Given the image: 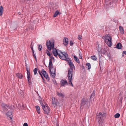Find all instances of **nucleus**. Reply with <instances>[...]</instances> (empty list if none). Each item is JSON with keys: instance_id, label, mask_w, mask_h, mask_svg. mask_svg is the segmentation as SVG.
I'll use <instances>...</instances> for the list:
<instances>
[{"instance_id": "f8f14e48", "label": "nucleus", "mask_w": 126, "mask_h": 126, "mask_svg": "<svg viewBox=\"0 0 126 126\" xmlns=\"http://www.w3.org/2000/svg\"><path fill=\"white\" fill-rule=\"evenodd\" d=\"M11 107L10 105H6V106L5 107V108L4 110V111L6 112L7 111H10L11 110Z\"/></svg>"}, {"instance_id": "dca6fc26", "label": "nucleus", "mask_w": 126, "mask_h": 126, "mask_svg": "<svg viewBox=\"0 0 126 126\" xmlns=\"http://www.w3.org/2000/svg\"><path fill=\"white\" fill-rule=\"evenodd\" d=\"M116 48L118 49L121 48L122 47V44L120 43H118L116 46Z\"/></svg>"}, {"instance_id": "ea45409f", "label": "nucleus", "mask_w": 126, "mask_h": 126, "mask_svg": "<svg viewBox=\"0 0 126 126\" xmlns=\"http://www.w3.org/2000/svg\"><path fill=\"white\" fill-rule=\"evenodd\" d=\"M33 57H34V58H35V60L36 61H37L36 58V57L35 55V54H33Z\"/></svg>"}, {"instance_id": "09e8293b", "label": "nucleus", "mask_w": 126, "mask_h": 126, "mask_svg": "<svg viewBox=\"0 0 126 126\" xmlns=\"http://www.w3.org/2000/svg\"><path fill=\"white\" fill-rule=\"evenodd\" d=\"M41 77H42V78L43 79V80H44V77H43V76H42V74H41V75H40Z\"/></svg>"}, {"instance_id": "39448f33", "label": "nucleus", "mask_w": 126, "mask_h": 126, "mask_svg": "<svg viewBox=\"0 0 126 126\" xmlns=\"http://www.w3.org/2000/svg\"><path fill=\"white\" fill-rule=\"evenodd\" d=\"M57 53H56V56H54L56 57H57V55H58L60 58L61 59L65 60L66 61H67L69 60L70 58H69L68 57L65 56V55H62V54H59V53H58L57 52Z\"/></svg>"}, {"instance_id": "20e7f679", "label": "nucleus", "mask_w": 126, "mask_h": 126, "mask_svg": "<svg viewBox=\"0 0 126 126\" xmlns=\"http://www.w3.org/2000/svg\"><path fill=\"white\" fill-rule=\"evenodd\" d=\"M103 39L104 40L105 42L107 45L109 47L112 45L111 37L109 34H107L105 35V36L103 37Z\"/></svg>"}, {"instance_id": "7ed1b4c3", "label": "nucleus", "mask_w": 126, "mask_h": 126, "mask_svg": "<svg viewBox=\"0 0 126 126\" xmlns=\"http://www.w3.org/2000/svg\"><path fill=\"white\" fill-rule=\"evenodd\" d=\"M106 114L105 113L101 112H99L98 113H96V119L99 124H100L102 123Z\"/></svg>"}, {"instance_id": "6e6552de", "label": "nucleus", "mask_w": 126, "mask_h": 126, "mask_svg": "<svg viewBox=\"0 0 126 126\" xmlns=\"http://www.w3.org/2000/svg\"><path fill=\"white\" fill-rule=\"evenodd\" d=\"M52 104L53 105L54 104L56 106L57 104L58 103V100L57 99H56L54 97H52Z\"/></svg>"}, {"instance_id": "1a4fd4ad", "label": "nucleus", "mask_w": 126, "mask_h": 126, "mask_svg": "<svg viewBox=\"0 0 126 126\" xmlns=\"http://www.w3.org/2000/svg\"><path fill=\"white\" fill-rule=\"evenodd\" d=\"M48 68L49 70H51V69L53 68V65L52 62L51 60V58L49 59V62L48 65Z\"/></svg>"}, {"instance_id": "72a5a7b5", "label": "nucleus", "mask_w": 126, "mask_h": 126, "mask_svg": "<svg viewBox=\"0 0 126 126\" xmlns=\"http://www.w3.org/2000/svg\"><path fill=\"white\" fill-rule=\"evenodd\" d=\"M46 52L47 55L48 56H51V54L50 53L49 51L47 50H46Z\"/></svg>"}, {"instance_id": "4be33fe9", "label": "nucleus", "mask_w": 126, "mask_h": 126, "mask_svg": "<svg viewBox=\"0 0 126 126\" xmlns=\"http://www.w3.org/2000/svg\"><path fill=\"white\" fill-rule=\"evenodd\" d=\"M3 7L2 6H0V16L2 15L3 13Z\"/></svg>"}, {"instance_id": "6ab92c4d", "label": "nucleus", "mask_w": 126, "mask_h": 126, "mask_svg": "<svg viewBox=\"0 0 126 126\" xmlns=\"http://www.w3.org/2000/svg\"><path fill=\"white\" fill-rule=\"evenodd\" d=\"M16 76L17 77L21 79L23 77L22 75L20 73H18L16 74Z\"/></svg>"}, {"instance_id": "e433bc0d", "label": "nucleus", "mask_w": 126, "mask_h": 126, "mask_svg": "<svg viewBox=\"0 0 126 126\" xmlns=\"http://www.w3.org/2000/svg\"><path fill=\"white\" fill-rule=\"evenodd\" d=\"M73 43L72 41H70V45L71 46H72L73 45Z\"/></svg>"}, {"instance_id": "8fccbe9b", "label": "nucleus", "mask_w": 126, "mask_h": 126, "mask_svg": "<svg viewBox=\"0 0 126 126\" xmlns=\"http://www.w3.org/2000/svg\"><path fill=\"white\" fill-rule=\"evenodd\" d=\"M38 72L40 75L41 74V72L40 71H38Z\"/></svg>"}, {"instance_id": "a211bd4d", "label": "nucleus", "mask_w": 126, "mask_h": 126, "mask_svg": "<svg viewBox=\"0 0 126 126\" xmlns=\"http://www.w3.org/2000/svg\"><path fill=\"white\" fill-rule=\"evenodd\" d=\"M35 108L37 112L39 114L40 113V108L39 106H36Z\"/></svg>"}, {"instance_id": "cd10ccee", "label": "nucleus", "mask_w": 126, "mask_h": 126, "mask_svg": "<svg viewBox=\"0 0 126 126\" xmlns=\"http://www.w3.org/2000/svg\"><path fill=\"white\" fill-rule=\"evenodd\" d=\"M61 54L65 56H68V54L67 53L65 52H61Z\"/></svg>"}, {"instance_id": "c85d7f7f", "label": "nucleus", "mask_w": 126, "mask_h": 126, "mask_svg": "<svg viewBox=\"0 0 126 126\" xmlns=\"http://www.w3.org/2000/svg\"><path fill=\"white\" fill-rule=\"evenodd\" d=\"M39 101L40 102V104H41V105L42 107V108H43V107H45L46 106V105H44L43 103H42V102L40 100H39Z\"/></svg>"}, {"instance_id": "4d7b16f0", "label": "nucleus", "mask_w": 126, "mask_h": 126, "mask_svg": "<svg viewBox=\"0 0 126 126\" xmlns=\"http://www.w3.org/2000/svg\"><path fill=\"white\" fill-rule=\"evenodd\" d=\"M26 64V66H27V64H26V63H25Z\"/></svg>"}, {"instance_id": "0eeeda50", "label": "nucleus", "mask_w": 126, "mask_h": 126, "mask_svg": "<svg viewBox=\"0 0 126 126\" xmlns=\"http://www.w3.org/2000/svg\"><path fill=\"white\" fill-rule=\"evenodd\" d=\"M43 109L45 112V114H47L50 111L49 108L47 106H47H45V107H43Z\"/></svg>"}, {"instance_id": "79ce46f5", "label": "nucleus", "mask_w": 126, "mask_h": 126, "mask_svg": "<svg viewBox=\"0 0 126 126\" xmlns=\"http://www.w3.org/2000/svg\"><path fill=\"white\" fill-rule=\"evenodd\" d=\"M23 126H28V125L27 123H25L23 124Z\"/></svg>"}, {"instance_id": "393cba45", "label": "nucleus", "mask_w": 126, "mask_h": 126, "mask_svg": "<svg viewBox=\"0 0 126 126\" xmlns=\"http://www.w3.org/2000/svg\"><path fill=\"white\" fill-rule=\"evenodd\" d=\"M107 52V49L105 48H104L103 51L102 52V53L104 55H106Z\"/></svg>"}, {"instance_id": "b1692460", "label": "nucleus", "mask_w": 126, "mask_h": 126, "mask_svg": "<svg viewBox=\"0 0 126 126\" xmlns=\"http://www.w3.org/2000/svg\"><path fill=\"white\" fill-rule=\"evenodd\" d=\"M91 59L93 60L96 61L97 59V58L95 55H93L91 57Z\"/></svg>"}, {"instance_id": "a19ab883", "label": "nucleus", "mask_w": 126, "mask_h": 126, "mask_svg": "<svg viewBox=\"0 0 126 126\" xmlns=\"http://www.w3.org/2000/svg\"><path fill=\"white\" fill-rule=\"evenodd\" d=\"M51 59H52L53 60H54V58L53 57V56H50L49 59H51Z\"/></svg>"}, {"instance_id": "a878e982", "label": "nucleus", "mask_w": 126, "mask_h": 126, "mask_svg": "<svg viewBox=\"0 0 126 126\" xmlns=\"http://www.w3.org/2000/svg\"><path fill=\"white\" fill-rule=\"evenodd\" d=\"M37 70H38V69H37V68H35L33 70V71L34 72V75H36V74L37 73Z\"/></svg>"}, {"instance_id": "f3484780", "label": "nucleus", "mask_w": 126, "mask_h": 126, "mask_svg": "<svg viewBox=\"0 0 126 126\" xmlns=\"http://www.w3.org/2000/svg\"><path fill=\"white\" fill-rule=\"evenodd\" d=\"M119 30L121 33L123 34L124 33V31L123 28L121 26H120L119 27Z\"/></svg>"}, {"instance_id": "c756f323", "label": "nucleus", "mask_w": 126, "mask_h": 126, "mask_svg": "<svg viewBox=\"0 0 126 126\" xmlns=\"http://www.w3.org/2000/svg\"><path fill=\"white\" fill-rule=\"evenodd\" d=\"M30 73H27V78L28 79V81H29V80H30Z\"/></svg>"}, {"instance_id": "aec40b11", "label": "nucleus", "mask_w": 126, "mask_h": 126, "mask_svg": "<svg viewBox=\"0 0 126 126\" xmlns=\"http://www.w3.org/2000/svg\"><path fill=\"white\" fill-rule=\"evenodd\" d=\"M74 59L75 61L78 63H79V59L76 57L75 56H74Z\"/></svg>"}, {"instance_id": "864d4df0", "label": "nucleus", "mask_w": 126, "mask_h": 126, "mask_svg": "<svg viewBox=\"0 0 126 126\" xmlns=\"http://www.w3.org/2000/svg\"><path fill=\"white\" fill-rule=\"evenodd\" d=\"M43 81L45 83V80H44H44H43Z\"/></svg>"}, {"instance_id": "37998d69", "label": "nucleus", "mask_w": 126, "mask_h": 126, "mask_svg": "<svg viewBox=\"0 0 126 126\" xmlns=\"http://www.w3.org/2000/svg\"><path fill=\"white\" fill-rule=\"evenodd\" d=\"M26 70H27V73H30V72H29V69H28V68H27V67L26 68Z\"/></svg>"}, {"instance_id": "4468645a", "label": "nucleus", "mask_w": 126, "mask_h": 126, "mask_svg": "<svg viewBox=\"0 0 126 126\" xmlns=\"http://www.w3.org/2000/svg\"><path fill=\"white\" fill-rule=\"evenodd\" d=\"M68 39L66 37H64L63 39V44L65 46H66L68 43Z\"/></svg>"}, {"instance_id": "473e14b6", "label": "nucleus", "mask_w": 126, "mask_h": 126, "mask_svg": "<svg viewBox=\"0 0 126 126\" xmlns=\"http://www.w3.org/2000/svg\"><path fill=\"white\" fill-rule=\"evenodd\" d=\"M42 48V46L41 45H38V49L40 51L41 49Z\"/></svg>"}, {"instance_id": "9b49d317", "label": "nucleus", "mask_w": 126, "mask_h": 126, "mask_svg": "<svg viewBox=\"0 0 126 126\" xmlns=\"http://www.w3.org/2000/svg\"><path fill=\"white\" fill-rule=\"evenodd\" d=\"M49 72L51 75V76L53 78H54L55 76V69H54L53 73H52L51 70V71L49 70Z\"/></svg>"}, {"instance_id": "ddd939ff", "label": "nucleus", "mask_w": 126, "mask_h": 126, "mask_svg": "<svg viewBox=\"0 0 126 126\" xmlns=\"http://www.w3.org/2000/svg\"><path fill=\"white\" fill-rule=\"evenodd\" d=\"M87 101V100H86L85 98H83L81 100V106H84L86 104V102Z\"/></svg>"}, {"instance_id": "49530a36", "label": "nucleus", "mask_w": 126, "mask_h": 126, "mask_svg": "<svg viewBox=\"0 0 126 126\" xmlns=\"http://www.w3.org/2000/svg\"><path fill=\"white\" fill-rule=\"evenodd\" d=\"M32 55H33V54H34V50H32Z\"/></svg>"}, {"instance_id": "de8ad7c7", "label": "nucleus", "mask_w": 126, "mask_h": 126, "mask_svg": "<svg viewBox=\"0 0 126 126\" xmlns=\"http://www.w3.org/2000/svg\"><path fill=\"white\" fill-rule=\"evenodd\" d=\"M41 77H42V78L43 79V80H44V77H43V76H42V74H41V75H40Z\"/></svg>"}, {"instance_id": "2f4dec72", "label": "nucleus", "mask_w": 126, "mask_h": 126, "mask_svg": "<svg viewBox=\"0 0 126 126\" xmlns=\"http://www.w3.org/2000/svg\"><path fill=\"white\" fill-rule=\"evenodd\" d=\"M120 116V114L119 113H117L114 115V117L115 118H119Z\"/></svg>"}, {"instance_id": "4c0bfd02", "label": "nucleus", "mask_w": 126, "mask_h": 126, "mask_svg": "<svg viewBox=\"0 0 126 126\" xmlns=\"http://www.w3.org/2000/svg\"><path fill=\"white\" fill-rule=\"evenodd\" d=\"M30 48H31V49L32 50H33V46L32 45V43L31 45H30Z\"/></svg>"}, {"instance_id": "5701e85b", "label": "nucleus", "mask_w": 126, "mask_h": 126, "mask_svg": "<svg viewBox=\"0 0 126 126\" xmlns=\"http://www.w3.org/2000/svg\"><path fill=\"white\" fill-rule=\"evenodd\" d=\"M59 12L58 11H57L55 12V13L54 14L53 16L55 17L56 16L58 15L59 14Z\"/></svg>"}, {"instance_id": "f03ea898", "label": "nucleus", "mask_w": 126, "mask_h": 126, "mask_svg": "<svg viewBox=\"0 0 126 126\" xmlns=\"http://www.w3.org/2000/svg\"><path fill=\"white\" fill-rule=\"evenodd\" d=\"M46 45L47 49L49 50H51L52 49V52L54 56H56V53H57L56 48H54V43L51 40H47V41Z\"/></svg>"}, {"instance_id": "58836bf2", "label": "nucleus", "mask_w": 126, "mask_h": 126, "mask_svg": "<svg viewBox=\"0 0 126 126\" xmlns=\"http://www.w3.org/2000/svg\"><path fill=\"white\" fill-rule=\"evenodd\" d=\"M56 50L57 51V52L58 53H59V54H60V53H61V52H62L61 51L58 49L57 50L56 48Z\"/></svg>"}, {"instance_id": "7c9ffc66", "label": "nucleus", "mask_w": 126, "mask_h": 126, "mask_svg": "<svg viewBox=\"0 0 126 126\" xmlns=\"http://www.w3.org/2000/svg\"><path fill=\"white\" fill-rule=\"evenodd\" d=\"M1 106L2 107V108L3 109V110H4L6 106V105L4 104V103H2L1 104Z\"/></svg>"}, {"instance_id": "5fc2aeb1", "label": "nucleus", "mask_w": 126, "mask_h": 126, "mask_svg": "<svg viewBox=\"0 0 126 126\" xmlns=\"http://www.w3.org/2000/svg\"><path fill=\"white\" fill-rule=\"evenodd\" d=\"M80 59L82 58V57L81 56H80V57L79 58Z\"/></svg>"}, {"instance_id": "6e6d98bb", "label": "nucleus", "mask_w": 126, "mask_h": 126, "mask_svg": "<svg viewBox=\"0 0 126 126\" xmlns=\"http://www.w3.org/2000/svg\"><path fill=\"white\" fill-rule=\"evenodd\" d=\"M10 118L11 119H12V117H10Z\"/></svg>"}, {"instance_id": "9d476101", "label": "nucleus", "mask_w": 126, "mask_h": 126, "mask_svg": "<svg viewBox=\"0 0 126 126\" xmlns=\"http://www.w3.org/2000/svg\"><path fill=\"white\" fill-rule=\"evenodd\" d=\"M61 84L62 86H64L65 85H68V83L66 80L62 79L61 80Z\"/></svg>"}, {"instance_id": "f257e3e1", "label": "nucleus", "mask_w": 126, "mask_h": 126, "mask_svg": "<svg viewBox=\"0 0 126 126\" xmlns=\"http://www.w3.org/2000/svg\"><path fill=\"white\" fill-rule=\"evenodd\" d=\"M68 62V64L70 66V68L69 69L68 72L67 77L68 79L69 80L68 83L69 84H71L72 87L73 86V85L72 83V76L73 73V68L75 67L74 66L72 62V61L70 60V59Z\"/></svg>"}, {"instance_id": "bb28decb", "label": "nucleus", "mask_w": 126, "mask_h": 126, "mask_svg": "<svg viewBox=\"0 0 126 126\" xmlns=\"http://www.w3.org/2000/svg\"><path fill=\"white\" fill-rule=\"evenodd\" d=\"M86 65L88 66V69L89 70L91 68V64L89 63H87L86 64Z\"/></svg>"}, {"instance_id": "f704fd0d", "label": "nucleus", "mask_w": 126, "mask_h": 126, "mask_svg": "<svg viewBox=\"0 0 126 126\" xmlns=\"http://www.w3.org/2000/svg\"><path fill=\"white\" fill-rule=\"evenodd\" d=\"M6 114L7 115L10 116L12 115V113L10 111H9L7 112Z\"/></svg>"}, {"instance_id": "412c9836", "label": "nucleus", "mask_w": 126, "mask_h": 126, "mask_svg": "<svg viewBox=\"0 0 126 126\" xmlns=\"http://www.w3.org/2000/svg\"><path fill=\"white\" fill-rule=\"evenodd\" d=\"M95 95V91L94 90H93V93L91 94V95L90 96V98L91 99L94 97V96Z\"/></svg>"}, {"instance_id": "603ef678", "label": "nucleus", "mask_w": 126, "mask_h": 126, "mask_svg": "<svg viewBox=\"0 0 126 126\" xmlns=\"http://www.w3.org/2000/svg\"><path fill=\"white\" fill-rule=\"evenodd\" d=\"M54 69V68H53L52 69V71H51L52 73H53V69Z\"/></svg>"}, {"instance_id": "3c124183", "label": "nucleus", "mask_w": 126, "mask_h": 126, "mask_svg": "<svg viewBox=\"0 0 126 126\" xmlns=\"http://www.w3.org/2000/svg\"><path fill=\"white\" fill-rule=\"evenodd\" d=\"M28 83H31V82L30 79V80H29V81H28Z\"/></svg>"}, {"instance_id": "423d86ee", "label": "nucleus", "mask_w": 126, "mask_h": 126, "mask_svg": "<svg viewBox=\"0 0 126 126\" xmlns=\"http://www.w3.org/2000/svg\"><path fill=\"white\" fill-rule=\"evenodd\" d=\"M41 72L47 81H49L50 80V79L46 71L44 69H42L41 71Z\"/></svg>"}, {"instance_id": "c03bdc74", "label": "nucleus", "mask_w": 126, "mask_h": 126, "mask_svg": "<svg viewBox=\"0 0 126 126\" xmlns=\"http://www.w3.org/2000/svg\"><path fill=\"white\" fill-rule=\"evenodd\" d=\"M107 56L109 58H110V54H109L108 53H107Z\"/></svg>"}, {"instance_id": "c9c22d12", "label": "nucleus", "mask_w": 126, "mask_h": 126, "mask_svg": "<svg viewBox=\"0 0 126 126\" xmlns=\"http://www.w3.org/2000/svg\"><path fill=\"white\" fill-rule=\"evenodd\" d=\"M78 38L79 40H80L82 38V36L80 35H78Z\"/></svg>"}, {"instance_id": "2eb2a0df", "label": "nucleus", "mask_w": 126, "mask_h": 126, "mask_svg": "<svg viewBox=\"0 0 126 126\" xmlns=\"http://www.w3.org/2000/svg\"><path fill=\"white\" fill-rule=\"evenodd\" d=\"M57 94L58 96H59V97H61V98H64V94H62L61 93H59L58 92H57Z\"/></svg>"}, {"instance_id": "a18cd8bd", "label": "nucleus", "mask_w": 126, "mask_h": 126, "mask_svg": "<svg viewBox=\"0 0 126 126\" xmlns=\"http://www.w3.org/2000/svg\"><path fill=\"white\" fill-rule=\"evenodd\" d=\"M98 51L99 52V59H100L101 58V56H100V52L99 51V50H98Z\"/></svg>"}]
</instances>
